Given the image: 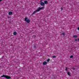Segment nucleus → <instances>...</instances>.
Returning <instances> with one entry per match:
<instances>
[{
    "mask_svg": "<svg viewBox=\"0 0 79 79\" xmlns=\"http://www.w3.org/2000/svg\"><path fill=\"white\" fill-rule=\"evenodd\" d=\"M44 7H39L37 10H36L35 11H34L32 14V15H34L35 13H36L37 12H38V11H39L40 10H42V9H43L44 8Z\"/></svg>",
    "mask_w": 79,
    "mask_h": 79,
    "instance_id": "f257e3e1",
    "label": "nucleus"
},
{
    "mask_svg": "<svg viewBox=\"0 0 79 79\" xmlns=\"http://www.w3.org/2000/svg\"><path fill=\"white\" fill-rule=\"evenodd\" d=\"M25 21H26L27 23H30V20H29V19H27V18L25 17Z\"/></svg>",
    "mask_w": 79,
    "mask_h": 79,
    "instance_id": "f03ea898",
    "label": "nucleus"
},
{
    "mask_svg": "<svg viewBox=\"0 0 79 79\" xmlns=\"http://www.w3.org/2000/svg\"><path fill=\"white\" fill-rule=\"evenodd\" d=\"M5 77L6 79H10L11 78V77L7 75H5Z\"/></svg>",
    "mask_w": 79,
    "mask_h": 79,
    "instance_id": "7ed1b4c3",
    "label": "nucleus"
},
{
    "mask_svg": "<svg viewBox=\"0 0 79 79\" xmlns=\"http://www.w3.org/2000/svg\"><path fill=\"white\" fill-rule=\"evenodd\" d=\"M40 4L41 5V6H44V5H45V3H44L43 2H41Z\"/></svg>",
    "mask_w": 79,
    "mask_h": 79,
    "instance_id": "20e7f679",
    "label": "nucleus"
},
{
    "mask_svg": "<svg viewBox=\"0 0 79 79\" xmlns=\"http://www.w3.org/2000/svg\"><path fill=\"white\" fill-rule=\"evenodd\" d=\"M8 14L9 15H11L13 14V12L11 11L9 12Z\"/></svg>",
    "mask_w": 79,
    "mask_h": 79,
    "instance_id": "39448f33",
    "label": "nucleus"
},
{
    "mask_svg": "<svg viewBox=\"0 0 79 79\" xmlns=\"http://www.w3.org/2000/svg\"><path fill=\"white\" fill-rule=\"evenodd\" d=\"M14 35H16V34H17V32H16V31L14 32L13 33Z\"/></svg>",
    "mask_w": 79,
    "mask_h": 79,
    "instance_id": "423d86ee",
    "label": "nucleus"
},
{
    "mask_svg": "<svg viewBox=\"0 0 79 79\" xmlns=\"http://www.w3.org/2000/svg\"><path fill=\"white\" fill-rule=\"evenodd\" d=\"M43 65H45V64H47V62L44 61V62L43 63Z\"/></svg>",
    "mask_w": 79,
    "mask_h": 79,
    "instance_id": "0eeeda50",
    "label": "nucleus"
},
{
    "mask_svg": "<svg viewBox=\"0 0 79 79\" xmlns=\"http://www.w3.org/2000/svg\"><path fill=\"white\" fill-rule=\"evenodd\" d=\"M44 3L45 4H47L48 3V2L47 1H44Z\"/></svg>",
    "mask_w": 79,
    "mask_h": 79,
    "instance_id": "6e6552de",
    "label": "nucleus"
},
{
    "mask_svg": "<svg viewBox=\"0 0 79 79\" xmlns=\"http://www.w3.org/2000/svg\"><path fill=\"white\" fill-rule=\"evenodd\" d=\"M73 37L74 38H77V36L76 35H74L73 36Z\"/></svg>",
    "mask_w": 79,
    "mask_h": 79,
    "instance_id": "1a4fd4ad",
    "label": "nucleus"
},
{
    "mask_svg": "<svg viewBox=\"0 0 79 79\" xmlns=\"http://www.w3.org/2000/svg\"><path fill=\"white\" fill-rule=\"evenodd\" d=\"M5 77V75H3L1 77Z\"/></svg>",
    "mask_w": 79,
    "mask_h": 79,
    "instance_id": "9d476101",
    "label": "nucleus"
},
{
    "mask_svg": "<svg viewBox=\"0 0 79 79\" xmlns=\"http://www.w3.org/2000/svg\"><path fill=\"white\" fill-rule=\"evenodd\" d=\"M67 73L68 75H69V76H70V74H71V73H70L69 72H67Z\"/></svg>",
    "mask_w": 79,
    "mask_h": 79,
    "instance_id": "9b49d317",
    "label": "nucleus"
},
{
    "mask_svg": "<svg viewBox=\"0 0 79 79\" xmlns=\"http://www.w3.org/2000/svg\"><path fill=\"white\" fill-rule=\"evenodd\" d=\"M65 71H68V68L66 67L65 69Z\"/></svg>",
    "mask_w": 79,
    "mask_h": 79,
    "instance_id": "f8f14e48",
    "label": "nucleus"
},
{
    "mask_svg": "<svg viewBox=\"0 0 79 79\" xmlns=\"http://www.w3.org/2000/svg\"><path fill=\"white\" fill-rule=\"evenodd\" d=\"M52 58H55L56 57V56H52Z\"/></svg>",
    "mask_w": 79,
    "mask_h": 79,
    "instance_id": "ddd939ff",
    "label": "nucleus"
},
{
    "mask_svg": "<svg viewBox=\"0 0 79 79\" xmlns=\"http://www.w3.org/2000/svg\"><path fill=\"white\" fill-rule=\"evenodd\" d=\"M50 61V59H48L47 60L48 62H49V61Z\"/></svg>",
    "mask_w": 79,
    "mask_h": 79,
    "instance_id": "4468645a",
    "label": "nucleus"
},
{
    "mask_svg": "<svg viewBox=\"0 0 79 79\" xmlns=\"http://www.w3.org/2000/svg\"><path fill=\"white\" fill-rule=\"evenodd\" d=\"M78 41V39H75V41H76V42H77Z\"/></svg>",
    "mask_w": 79,
    "mask_h": 79,
    "instance_id": "2eb2a0df",
    "label": "nucleus"
},
{
    "mask_svg": "<svg viewBox=\"0 0 79 79\" xmlns=\"http://www.w3.org/2000/svg\"><path fill=\"white\" fill-rule=\"evenodd\" d=\"M62 35H65V33H63Z\"/></svg>",
    "mask_w": 79,
    "mask_h": 79,
    "instance_id": "dca6fc26",
    "label": "nucleus"
},
{
    "mask_svg": "<svg viewBox=\"0 0 79 79\" xmlns=\"http://www.w3.org/2000/svg\"><path fill=\"white\" fill-rule=\"evenodd\" d=\"M70 58H73V56H70Z\"/></svg>",
    "mask_w": 79,
    "mask_h": 79,
    "instance_id": "f3484780",
    "label": "nucleus"
},
{
    "mask_svg": "<svg viewBox=\"0 0 79 79\" xmlns=\"http://www.w3.org/2000/svg\"><path fill=\"white\" fill-rule=\"evenodd\" d=\"M72 69H73V70H75V69H76L75 68H72Z\"/></svg>",
    "mask_w": 79,
    "mask_h": 79,
    "instance_id": "a211bd4d",
    "label": "nucleus"
},
{
    "mask_svg": "<svg viewBox=\"0 0 79 79\" xmlns=\"http://www.w3.org/2000/svg\"><path fill=\"white\" fill-rule=\"evenodd\" d=\"M61 10H62V11L63 10V8H62V7H61Z\"/></svg>",
    "mask_w": 79,
    "mask_h": 79,
    "instance_id": "6ab92c4d",
    "label": "nucleus"
},
{
    "mask_svg": "<svg viewBox=\"0 0 79 79\" xmlns=\"http://www.w3.org/2000/svg\"><path fill=\"white\" fill-rule=\"evenodd\" d=\"M77 29H78V30L79 31V27H78Z\"/></svg>",
    "mask_w": 79,
    "mask_h": 79,
    "instance_id": "aec40b11",
    "label": "nucleus"
},
{
    "mask_svg": "<svg viewBox=\"0 0 79 79\" xmlns=\"http://www.w3.org/2000/svg\"><path fill=\"white\" fill-rule=\"evenodd\" d=\"M2 0H0V2H2Z\"/></svg>",
    "mask_w": 79,
    "mask_h": 79,
    "instance_id": "412c9836",
    "label": "nucleus"
},
{
    "mask_svg": "<svg viewBox=\"0 0 79 79\" xmlns=\"http://www.w3.org/2000/svg\"><path fill=\"white\" fill-rule=\"evenodd\" d=\"M33 37H34H34H35V35H33Z\"/></svg>",
    "mask_w": 79,
    "mask_h": 79,
    "instance_id": "4be33fe9",
    "label": "nucleus"
},
{
    "mask_svg": "<svg viewBox=\"0 0 79 79\" xmlns=\"http://www.w3.org/2000/svg\"><path fill=\"white\" fill-rule=\"evenodd\" d=\"M78 41H79V38L78 39Z\"/></svg>",
    "mask_w": 79,
    "mask_h": 79,
    "instance_id": "5701e85b",
    "label": "nucleus"
}]
</instances>
